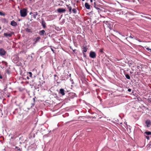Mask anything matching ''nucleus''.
<instances>
[{
	"label": "nucleus",
	"instance_id": "4468645a",
	"mask_svg": "<svg viewBox=\"0 0 151 151\" xmlns=\"http://www.w3.org/2000/svg\"><path fill=\"white\" fill-rule=\"evenodd\" d=\"M82 49L83 50V51L84 52H86L87 51V49H88V48L86 46H83V47Z\"/></svg>",
	"mask_w": 151,
	"mask_h": 151
},
{
	"label": "nucleus",
	"instance_id": "423d86ee",
	"mask_svg": "<svg viewBox=\"0 0 151 151\" xmlns=\"http://www.w3.org/2000/svg\"><path fill=\"white\" fill-rule=\"evenodd\" d=\"M145 123L146 124L147 127H149L151 125V122L149 119H147L146 120Z\"/></svg>",
	"mask_w": 151,
	"mask_h": 151
},
{
	"label": "nucleus",
	"instance_id": "72a5a7b5",
	"mask_svg": "<svg viewBox=\"0 0 151 151\" xmlns=\"http://www.w3.org/2000/svg\"><path fill=\"white\" fill-rule=\"evenodd\" d=\"M32 14V12H30V13H29V14L30 15H31V14Z\"/></svg>",
	"mask_w": 151,
	"mask_h": 151
},
{
	"label": "nucleus",
	"instance_id": "cd10ccee",
	"mask_svg": "<svg viewBox=\"0 0 151 151\" xmlns=\"http://www.w3.org/2000/svg\"><path fill=\"white\" fill-rule=\"evenodd\" d=\"M129 37L131 38H133L134 37L133 36H132V35H130Z\"/></svg>",
	"mask_w": 151,
	"mask_h": 151
},
{
	"label": "nucleus",
	"instance_id": "393cba45",
	"mask_svg": "<svg viewBox=\"0 0 151 151\" xmlns=\"http://www.w3.org/2000/svg\"><path fill=\"white\" fill-rule=\"evenodd\" d=\"M148 101L149 102H151V98H149V99H148Z\"/></svg>",
	"mask_w": 151,
	"mask_h": 151
},
{
	"label": "nucleus",
	"instance_id": "bb28decb",
	"mask_svg": "<svg viewBox=\"0 0 151 151\" xmlns=\"http://www.w3.org/2000/svg\"><path fill=\"white\" fill-rule=\"evenodd\" d=\"M100 52L101 53H102L103 52V49H100Z\"/></svg>",
	"mask_w": 151,
	"mask_h": 151
},
{
	"label": "nucleus",
	"instance_id": "5701e85b",
	"mask_svg": "<svg viewBox=\"0 0 151 151\" xmlns=\"http://www.w3.org/2000/svg\"><path fill=\"white\" fill-rule=\"evenodd\" d=\"M28 73L29 74V77H32V73L31 72H28Z\"/></svg>",
	"mask_w": 151,
	"mask_h": 151
},
{
	"label": "nucleus",
	"instance_id": "b1692460",
	"mask_svg": "<svg viewBox=\"0 0 151 151\" xmlns=\"http://www.w3.org/2000/svg\"><path fill=\"white\" fill-rule=\"evenodd\" d=\"M146 49L148 51H150V52H151V49L149 48L148 47L146 48Z\"/></svg>",
	"mask_w": 151,
	"mask_h": 151
},
{
	"label": "nucleus",
	"instance_id": "4c0bfd02",
	"mask_svg": "<svg viewBox=\"0 0 151 151\" xmlns=\"http://www.w3.org/2000/svg\"><path fill=\"white\" fill-rule=\"evenodd\" d=\"M1 26H0V30H1Z\"/></svg>",
	"mask_w": 151,
	"mask_h": 151
},
{
	"label": "nucleus",
	"instance_id": "2eb2a0df",
	"mask_svg": "<svg viewBox=\"0 0 151 151\" xmlns=\"http://www.w3.org/2000/svg\"><path fill=\"white\" fill-rule=\"evenodd\" d=\"M66 6L68 7V9L70 14L71 12L72 7L71 6H69V5H66Z\"/></svg>",
	"mask_w": 151,
	"mask_h": 151
},
{
	"label": "nucleus",
	"instance_id": "7ed1b4c3",
	"mask_svg": "<svg viewBox=\"0 0 151 151\" xmlns=\"http://www.w3.org/2000/svg\"><path fill=\"white\" fill-rule=\"evenodd\" d=\"M6 53V51L3 48L0 49V55L1 56L4 55Z\"/></svg>",
	"mask_w": 151,
	"mask_h": 151
},
{
	"label": "nucleus",
	"instance_id": "20e7f679",
	"mask_svg": "<svg viewBox=\"0 0 151 151\" xmlns=\"http://www.w3.org/2000/svg\"><path fill=\"white\" fill-rule=\"evenodd\" d=\"M14 33L13 32H11L10 33L7 34L6 33H4V36L7 37H11L12 36V35Z\"/></svg>",
	"mask_w": 151,
	"mask_h": 151
},
{
	"label": "nucleus",
	"instance_id": "f257e3e1",
	"mask_svg": "<svg viewBox=\"0 0 151 151\" xmlns=\"http://www.w3.org/2000/svg\"><path fill=\"white\" fill-rule=\"evenodd\" d=\"M27 9H26L24 8L20 11V15L22 17H24L27 15Z\"/></svg>",
	"mask_w": 151,
	"mask_h": 151
},
{
	"label": "nucleus",
	"instance_id": "c9c22d12",
	"mask_svg": "<svg viewBox=\"0 0 151 151\" xmlns=\"http://www.w3.org/2000/svg\"><path fill=\"white\" fill-rule=\"evenodd\" d=\"M57 76V75H54V76H55V77H56V76Z\"/></svg>",
	"mask_w": 151,
	"mask_h": 151
},
{
	"label": "nucleus",
	"instance_id": "9d476101",
	"mask_svg": "<svg viewBox=\"0 0 151 151\" xmlns=\"http://www.w3.org/2000/svg\"><path fill=\"white\" fill-rule=\"evenodd\" d=\"M85 7L87 9H90V5L87 3H86L85 4Z\"/></svg>",
	"mask_w": 151,
	"mask_h": 151
},
{
	"label": "nucleus",
	"instance_id": "79ce46f5",
	"mask_svg": "<svg viewBox=\"0 0 151 151\" xmlns=\"http://www.w3.org/2000/svg\"><path fill=\"white\" fill-rule=\"evenodd\" d=\"M94 4H95V2H94Z\"/></svg>",
	"mask_w": 151,
	"mask_h": 151
},
{
	"label": "nucleus",
	"instance_id": "f03ea898",
	"mask_svg": "<svg viewBox=\"0 0 151 151\" xmlns=\"http://www.w3.org/2000/svg\"><path fill=\"white\" fill-rule=\"evenodd\" d=\"M89 56L91 58H94L96 57V54L94 52L91 51L90 52Z\"/></svg>",
	"mask_w": 151,
	"mask_h": 151
},
{
	"label": "nucleus",
	"instance_id": "39448f33",
	"mask_svg": "<svg viewBox=\"0 0 151 151\" xmlns=\"http://www.w3.org/2000/svg\"><path fill=\"white\" fill-rule=\"evenodd\" d=\"M57 12L59 13L64 12L66 11V10L62 8H60L57 9Z\"/></svg>",
	"mask_w": 151,
	"mask_h": 151
},
{
	"label": "nucleus",
	"instance_id": "c756f323",
	"mask_svg": "<svg viewBox=\"0 0 151 151\" xmlns=\"http://www.w3.org/2000/svg\"><path fill=\"white\" fill-rule=\"evenodd\" d=\"M149 145L150 146H151V141L149 142Z\"/></svg>",
	"mask_w": 151,
	"mask_h": 151
},
{
	"label": "nucleus",
	"instance_id": "f704fd0d",
	"mask_svg": "<svg viewBox=\"0 0 151 151\" xmlns=\"http://www.w3.org/2000/svg\"><path fill=\"white\" fill-rule=\"evenodd\" d=\"M69 76L70 77H71V74H69Z\"/></svg>",
	"mask_w": 151,
	"mask_h": 151
},
{
	"label": "nucleus",
	"instance_id": "7c9ffc66",
	"mask_svg": "<svg viewBox=\"0 0 151 151\" xmlns=\"http://www.w3.org/2000/svg\"><path fill=\"white\" fill-rule=\"evenodd\" d=\"M51 50L52 51H53V52H54V50L52 48H51Z\"/></svg>",
	"mask_w": 151,
	"mask_h": 151
},
{
	"label": "nucleus",
	"instance_id": "6e6552de",
	"mask_svg": "<svg viewBox=\"0 0 151 151\" xmlns=\"http://www.w3.org/2000/svg\"><path fill=\"white\" fill-rule=\"evenodd\" d=\"M41 24L43 27V28H45L46 27V23L45 22V21H44L43 19H42Z\"/></svg>",
	"mask_w": 151,
	"mask_h": 151
},
{
	"label": "nucleus",
	"instance_id": "a878e982",
	"mask_svg": "<svg viewBox=\"0 0 151 151\" xmlns=\"http://www.w3.org/2000/svg\"><path fill=\"white\" fill-rule=\"evenodd\" d=\"M146 138L147 139H150V137L149 136H146Z\"/></svg>",
	"mask_w": 151,
	"mask_h": 151
},
{
	"label": "nucleus",
	"instance_id": "6ab92c4d",
	"mask_svg": "<svg viewBox=\"0 0 151 151\" xmlns=\"http://www.w3.org/2000/svg\"><path fill=\"white\" fill-rule=\"evenodd\" d=\"M15 148L17 150V151H22V149L18 147H16Z\"/></svg>",
	"mask_w": 151,
	"mask_h": 151
},
{
	"label": "nucleus",
	"instance_id": "dca6fc26",
	"mask_svg": "<svg viewBox=\"0 0 151 151\" xmlns=\"http://www.w3.org/2000/svg\"><path fill=\"white\" fill-rule=\"evenodd\" d=\"M38 13L37 12H34V14L33 15V17L34 18H36V16L37 15Z\"/></svg>",
	"mask_w": 151,
	"mask_h": 151
},
{
	"label": "nucleus",
	"instance_id": "ddd939ff",
	"mask_svg": "<svg viewBox=\"0 0 151 151\" xmlns=\"http://www.w3.org/2000/svg\"><path fill=\"white\" fill-rule=\"evenodd\" d=\"M25 31L27 32H30L31 33L32 32V29H31L26 28L25 29Z\"/></svg>",
	"mask_w": 151,
	"mask_h": 151
},
{
	"label": "nucleus",
	"instance_id": "4be33fe9",
	"mask_svg": "<svg viewBox=\"0 0 151 151\" xmlns=\"http://www.w3.org/2000/svg\"><path fill=\"white\" fill-rule=\"evenodd\" d=\"M5 14L4 13H3L0 11V15L1 16H4Z\"/></svg>",
	"mask_w": 151,
	"mask_h": 151
},
{
	"label": "nucleus",
	"instance_id": "0eeeda50",
	"mask_svg": "<svg viewBox=\"0 0 151 151\" xmlns=\"http://www.w3.org/2000/svg\"><path fill=\"white\" fill-rule=\"evenodd\" d=\"M65 91L63 89L60 88V89L59 93L61 94L62 96H63L65 95Z\"/></svg>",
	"mask_w": 151,
	"mask_h": 151
},
{
	"label": "nucleus",
	"instance_id": "f3484780",
	"mask_svg": "<svg viewBox=\"0 0 151 151\" xmlns=\"http://www.w3.org/2000/svg\"><path fill=\"white\" fill-rule=\"evenodd\" d=\"M145 134H146L147 135H150L151 134V132H145Z\"/></svg>",
	"mask_w": 151,
	"mask_h": 151
},
{
	"label": "nucleus",
	"instance_id": "1a4fd4ad",
	"mask_svg": "<svg viewBox=\"0 0 151 151\" xmlns=\"http://www.w3.org/2000/svg\"><path fill=\"white\" fill-rule=\"evenodd\" d=\"M10 24L14 27L16 26L17 25V23L14 20L11 22Z\"/></svg>",
	"mask_w": 151,
	"mask_h": 151
},
{
	"label": "nucleus",
	"instance_id": "2f4dec72",
	"mask_svg": "<svg viewBox=\"0 0 151 151\" xmlns=\"http://www.w3.org/2000/svg\"><path fill=\"white\" fill-rule=\"evenodd\" d=\"M27 78L28 80L29 79V78L28 76H27Z\"/></svg>",
	"mask_w": 151,
	"mask_h": 151
},
{
	"label": "nucleus",
	"instance_id": "412c9836",
	"mask_svg": "<svg viewBox=\"0 0 151 151\" xmlns=\"http://www.w3.org/2000/svg\"><path fill=\"white\" fill-rule=\"evenodd\" d=\"M6 73H7L8 74H10V72L9 69H7L6 70Z\"/></svg>",
	"mask_w": 151,
	"mask_h": 151
},
{
	"label": "nucleus",
	"instance_id": "aec40b11",
	"mask_svg": "<svg viewBox=\"0 0 151 151\" xmlns=\"http://www.w3.org/2000/svg\"><path fill=\"white\" fill-rule=\"evenodd\" d=\"M72 11L73 12V13L74 14H76L77 13V10H76L75 9H72Z\"/></svg>",
	"mask_w": 151,
	"mask_h": 151
},
{
	"label": "nucleus",
	"instance_id": "473e14b6",
	"mask_svg": "<svg viewBox=\"0 0 151 151\" xmlns=\"http://www.w3.org/2000/svg\"><path fill=\"white\" fill-rule=\"evenodd\" d=\"M90 1L91 2H91H93V0H90Z\"/></svg>",
	"mask_w": 151,
	"mask_h": 151
},
{
	"label": "nucleus",
	"instance_id": "f8f14e48",
	"mask_svg": "<svg viewBox=\"0 0 151 151\" xmlns=\"http://www.w3.org/2000/svg\"><path fill=\"white\" fill-rule=\"evenodd\" d=\"M40 39V37H38L37 38L34 39V41L35 42V43H36L37 42L39 41Z\"/></svg>",
	"mask_w": 151,
	"mask_h": 151
},
{
	"label": "nucleus",
	"instance_id": "9b49d317",
	"mask_svg": "<svg viewBox=\"0 0 151 151\" xmlns=\"http://www.w3.org/2000/svg\"><path fill=\"white\" fill-rule=\"evenodd\" d=\"M45 33V31L44 30H42L40 31L39 34L41 36H43Z\"/></svg>",
	"mask_w": 151,
	"mask_h": 151
},
{
	"label": "nucleus",
	"instance_id": "a211bd4d",
	"mask_svg": "<svg viewBox=\"0 0 151 151\" xmlns=\"http://www.w3.org/2000/svg\"><path fill=\"white\" fill-rule=\"evenodd\" d=\"M126 77L128 79H130V77L129 75L128 74L125 75Z\"/></svg>",
	"mask_w": 151,
	"mask_h": 151
},
{
	"label": "nucleus",
	"instance_id": "ea45409f",
	"mask_svg": "<svg viewBox=\"0 0 151 151\" xmlns=\"http://www.w3.org/2000/svg\"><path fill=\"white\" fill-rule=\"evenodd\" d=\"M138 41L140 42V40H138Z\"/></svg>",
	"mask_w": 151,
	"mask_h": 151
},
{
	"label": "nucleus",
	"instance_id": "a19ab883",
	"mask_svg": "<svg viewBox=\"0 0 151 151\" xmlns=\"http://www.w3.org/2000/svg\"><path fill=\"white\" fill-rule=\"evenodd\" d=\"M82 1H85V0H82Z\"/></svg>",
	"mask_w": 151,
	"mask_h": 151
},
{
	"label": "nucleus",
	"instance_id": "58836bf2",
	"mask_svg": "<svg viewBox=\"0 0 151 151\" xmlns=\"http://www.w3.org/2000/svg\"><path fill=\"white\" fill-rule=\"evenodd\" d=\"M29 1H32V0H29Z\"/></svg>",
	"mask_w": 151,
	"mask_h": 151
},
{
	"label": "nucleus",
	"instance_id": "e433bc0d",
	"mask_svg": "<svg viewBox=\"0 0 151 151\" xmlns=\"http://www.w3.org/2000/svg\"><path fill=\"white\" fill-rule=\"evenodd\" d=\"M128 37H126V39H127V40H127V39H128Z\"/></svg>",
	"mask_w": 151,
	"mask_h": 151
},
{
	"label": "nucleus",
	"instance_id": "c85d7f7f",
	"mask_svg": "<svg viewBox=\"0 0 151 151\" xmlns=\"http://www.w3.org/2000/svg\"><path fill=\"white\" fill-rule=\"evenodd\" d=\"M128 91L129 92H131V89L130 88H129L128 90Z\"/></svg>",
	"mask_w": 151,
	"mask_h": 151
}]
</instances>
